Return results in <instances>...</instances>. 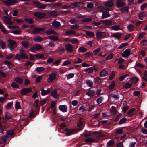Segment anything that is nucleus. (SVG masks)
I'll return each mask as SVG.
<instances>
[{"mask_svg": "<svg viewBox=\"0 0 147 147\" xmlns=\"http://www.w3.org/2000/svg\"><path fill=\"white\" fill-rule=\"evenodd\" d=\"M9 44L7 45V47L11 51L13 50L16 47L17 45L16 44V42L14 40L9 39L8 40Z\"/></svg>", "mask_w": 147, "mask_h": 147, "instance_id": "f257e3e1", "label": "nucleus"}, {"mask_svg": "<svg viewBox=\"0 0 147 147\" xmlns=\"http://www.w3.org/2000/svg\"><path fill=\"white\" fill-rule=\"evenodd\" d=\"M43 47L40 44H36L34 46H32L31 48V51L33 53H36L37 50L42 49Z\"/></svg>", "mask_w": 147, "mask_h": 147, "instance_id": "f03ea898", "label": "nucleus"}, {"mask_svg": "<svg viewBox=\"0 0 147 147\" xmlns=\"http://www.w3.org/2000/svg\"><path fill=\"white\" fill-rule=\"evenodd\" d=\"M33 3L36 7L39 9H45L47 7L46 4H42L38 1H35Z\"/></svg>", "mask_w": 147, "mask_h": 147, "instance_id": "7ed1b4c3", "label": "nucleus"}, {"mask_svg": "<svg viewBox=\"0 0 147 147\" xmlns=\"http://www.w3.org/2000/svg\"><path fill=\"white\" fill-rule=\"evenodd\" d=\"M2 2L8 7L13 5L14 3H18V2L17 0H3Z\"/></svg>", "mask_w": 147, "mask_h": 147, "instance_id": "20e7f679", "label": "nucleus"}, {"mask_svg": "<svg viewBox=\"0 0 147 147\" xmlns=\"http://www.w3.org/2000/svg\"><path fill=\"white\" fill-rule=\"evenodd\" d=\"M57 74L55 72L53 71L50 74L47 79V81L49 83L52 82L56 78V76Z\"/></svg>", "mask_w": 147, "mask_h": 147, "instance_id": "39448f33", "label": "nucleus"}, {"mask_svg": "<svg viewBox=\"0 0 147 147\" xmlns=\"http://www.w3.org/2000/svg\"><path fill=\"white\" fill-rule=\"evenodd\" d=\"M32 91V89L29 88H25L22 89L20 90V93L22 95H26L27 93H30Z\"/></svg>", "mask_w": 147, "mask_h": 147, "instance_id": "423d86ee", "label": "nucleus"}, {"mask_svg": "<svg viewBox=\"0 0 147 147\" xmlns=\"http://www.w3.org/2000/svg\"><path fill=\"white\" fill-rule=\"evenodd\" d=\"M65 49L69 53H71L72 52L73 50V47L70 43H68L65 45Z\"/></svg>", "mask_w": 147, "mask_h": 147, "instance_id": "0eeeda50", "label": "nucleus"}, {"mask_svg": "<svg viewBox=\"0 0 147 147\" xmlns=\"http://www.w3.org/2000/svg\"><path fill=\"white\" fill-rule=\"evenodd\" d=\"M34 16L38 18H42L46 16L45 13H43L41 12H35L34 14Z\"/></svg>", "mask_w": 147, "mask_h": 147, "instance_id": "6e6552de", "label": "nucleus"}, {"mask_svg": "<svg viewBox=\"0 0 147 147\" xmlns=\"http://www.w3.org/2000/svg\"><path fill=\"white\" fill-rule=\"evenodd\" d=\"M105 36V32H103L98 31L96 33V38L97 39L104 38Z\"/></svg>", "mask_w": 147, "mask_h": 147, "instance_id": "1a4fd4ad", "label": "nucleus"}, {"mask_svg": "<svg viewBox=\"0 0 147 147\" xmlns=\"http://www.w3.org/2000/svg\"><path fill=\"white\" fill-rule=\"evenodd\" d=\"M130 54V50L129 49H126L122 54V56L124 58L128 57Z\"/></svg>", "mask_w": 147, "mask_h": 147, "instance_id": "9d476101", "label": "nucleus"}, {"mask_svg": "<svg viewBox=\"0 0 147 147\" xmlns=\"http://www.w3.org/2000/svg\"><path fill=\"white\" fill-rule=\"evenodd\" d=\"M114 1V0H109L108 1L104 3V5L107 7H111L113 5Z\"/></svg>", "mask_w": 147, "mask_h": 147, "instance_id": "9b49d317", "label": "nucleus"}, {"mask_svg": "<svg viewBox=\"0 0 147 147\" xmlns=\"http://www.w3.org/2000/svg\"><path fill=\"white\" fill-rule=\"evenodd\" d=\"M34 30L32 31V33L34 34H36L39 33L40 31H43L44 29L42 28H40L38 27H35L34 28Z\"/></svg>", "mask_w": 147, "mask_h": 147, "instance_id": "f8f14e48", "label": "nucleus"}, {"mask_svg": "<svg viewBox=\"0 0 147 147\" xmlns=\"http://www.w3.org/2000/svg\"><path fill=\"white\" fill-rule=\"evenodd\" d=\"M20 56L21 58L24 59H28V57L25 53L24 52V51L22 49L20 50Z\"/></svg>", "mask_w": 147, "mask_h": 147, "instance_id": "ddd939ff", "label": "nucleus"}, {"mask_svg": "<svg viewBox=\"0 0 147 147\" xmlns=\"http://www.w3.org/2000/svg\"><path fill=\"white\" fill-rule=\"evenodd\" d=\"M59 109L63 112H65L67 111V107L65 105H62L59 106Z\"/></svg>", "mask_w": 147, "mask_h": 147, "instance_id": "4468645a", "label": "nucleus"}, {"mask_svg": "<svg viewBox=\"0 0 147 147\" xmlns=\"http://www.w3.org/2000/svg\"><path fill=\"white\" fill-rule=\"evenodd\" d=\"M51 90L49 88L47 90H45L42 88L41 90V94L43 96L47 95L50 92Z\"/></svg>", "mask_w": 147, "mask_h": 147, "instance_id": "2eb2a0df", "label": "nucleus"}, {"mask_svg": "<svg viewBox=\"0 0 147 147\" xmlns=\"http://www.w3.org/2000/svg\"><path fill=\"white\" fill-rule=\"evenodd\" d=\"M48 15L51 17H56L58 15V13L56 10H53L51 11L48 13Z\"/></svg>", "mask_w": 147, "mask_h": 147, "instance_id": "dca6fc26", "label": "nucleus"}, {"mask_svg": "<svg viewBox=\"0 0 147 147\" xmlns=\"http://www.w3.org/2000/svg\"><path fill=\"white\" fill-rule=\"evenodd\" d=\"M95 93V91L93 90H89L86 93V95L90 97L94 96Z\"/></svg>", "mask_w": 147, "mask_h": 147, "instance_id": "f3484780", "label": "nucleus"}, {"mask_svg": "<svg viewBox=\"0 0 147 147\" xmlns=\"http://www.w3.org/2000/svg\"><path fill=\"white\" fill-rule=\"evenodd\" d=\"M51 95L53 96L55 99H57L59 97L56 89H54L51 91Z\"/></svg>", "mask_w": 147, "mask_h": 147, "instance_id": "a211bd4d", "label": "nucleus"}, {"mask_svg": "<svg viewBox=\"0 0 147 147\" xmlns=\"http://www.w3.org/2000/svg\"><path fill=\"white\" fill-rule=\"evenodd\" d=\"M52 24L53 26L55 28H58L61 26L60 22L56 20L53 21Z\"/></svg>", "mask_w": 147, "mask_h": 147, "instance_id": "6ab92c4d", "label": "nucleus"}, {"mask_svg": "<svg viewBox=\"0 0 147 147\" xmlns=\"http://www.w3.org/2000/svg\"><path fill=\"white\" fill-rule=\"evenodd\" d=\"M15 80L20 84H21L23 83V79L18 76L17 77L15 78Z\"/></svg>", "mask_w": 147, "mask_h": 147, "instance_id": "aec40b11", "label": "nucleus"}, {"mask_svg": "<svg viewBox=\"0 0 147 147\" xmlns=\"http://www.w3.org/2000/svg\"><path fill=\"white\" fill-rule=\"evenodd\" d=\"M116 4L118 7H120L124 6L125 4V3L122 1H118V0H117Z\"/></svg>", "mask_w": 147, "mask_h": 147, "instance_id": "412c9836", "label": "nucleus"}, {"mask_svg": "<svg viewBox=\"0 0 147 147\" xmlns=\"http://www.w3.org/2000/svg\"><path fill=\"white\" fill-rule=\"evenodd\" d=\"M129 7L128 6H126L123 7L120 10V11L122 13H124L126 12L127 13L129 10Z\"/></svg>", "mask_w": 147, "mask_h": 147, "instance_id": "4be33fe9", "label": "nucleus"}, {"mask_svg": "<svg viewBox=\"0 0 147 147\" xmlns=\"http://www.w3.org/2000/svg\"><path fill=\"white\" fill-rule=\"evenodd\" d=\"M101 22L105 24L107 26L111 25L112 24V22L110 20H102Z\"/></svg>", "mask_w": 147, "mask_h": 147, "instance_id": "5701e85b", "label": "nucleus"}, {"mask_svg": "<svg viewBox=\"0 0 147 147\" xmlns=\"http://www.w3.org/2000/svg\"><path fill=\"white\" fill-rule=\"evenodd\" d=\"M65 131L66 132V135L67 136H69L74 131L72 129H69L68 128H66L65 129Z\"/></svg>", "mask_w": 147, "mask_h": 147, "instance_id": "b1692460", "label": "nucleus"}, {"mask_svg": "<svg viewBox=\"0 0 147 147\" xmlns=\"http://www.w3.org/2000/svg\"><path fill=\"white\" fill-rule=\"evenodd\" d=\"M98 8L103 13L107 12L109 10L108 8L103 6H100Z\"/></svg>", "mask_w": 147, "mask_h": 147, "instance_id": "393cba45", "label": "nucleus"}, {"mask_svg": "<svg viewBox=\"0 0 147 147\" xmlns=\"http://www.w3.org/2000/svg\"><path fill=\"white\" fill-rule=\"evenodd\" d=\"M56 33L55 31L51 29L47 30L45 32V33L48 35H50L54 34H55Z\"/></svg>", "mask_w": 147, "mask_h": 147, "instance_id": "a878e982", "label": "nucleus"}, {"mask_svg": "<svg viewBox=\"0 0 147 147\" xmlns=\"http://www.w3.org/2000/svg\"><path fill=\"white\" fill-rule=\"evenodd\" d=\"M49 39L53 41H58L59 40V38L56 36H49Z\"/></svg>", "mask_w": 147, "mask_h": 147, "instance_id": "bb28decb", "label": "nucleus"}, {"mask_svg": "<svg viewBox=\"0 0 147 147\" xmlns=\"http://www.w3.org/2000/svg\"><path fill=\"white\" fill-rule=\"evenodd\" d=\"M108 75V72L105 70H102L100 74V76L102 77H105Z\"/></svg>", "mask_w": 147, "mask_h": 147, "instance_id": "cd10ccee", "label": "nucleus"}, {"mask_svg": "<svg viewBox=\"0 0 147 147\" xmlns=\"http://www.w3.org/2000/svg\"><path fill=\"white\" fill-rule=\"evenodd\" d=\"M84 71L87 73L91 74L93 71V68L92 67H90L85 69Z\"/></svg>", "mask_w": 147, "mask_h": 147, "instance_id": "c85d7f7f", "label": "nucleus"}, {"mask_svg": "<svg viewBox=\"0 0 147 147\" xmlns=\"http://www.w3.org/2000/svg\"><path fill=\"white\" fill-rule=\"evenodd\" d=\"M122 34L121 33H115L113 34H112V36L115 38H117L118 39H120L121 36Z\"/></svg>", "mask_w": 147, "mask_h": 147, "instance_id": "c756f323", "label": "nucleus"}, {"mask_svg": "<svg viewBox=\"0 0 147 147\" xmlns=\"http://www.w3.org/2000/svg\"><path fill=\"white\" fill-rule=\"evenodd\" d=\"M87 50V49L83 47H80L78 49V52L79 53H84L86 52Z\"/></svg>", "mask_w": 147, "mask_h": 147, "instance_id": "7c9ffc66", "label": "nucleus"}, {"mask_svg": "<svg viewBox=\"0 0 147 147\" xmlns=\"http://www.w3.org/2000/svg\"><path fill=\"white\" fill-rule=\"evenodd\" d=\"M127 119L125 117H123L120 119L119 122V125H121L125 123L127 121Z\"/></svg>", "mask_w": 147, "mask_h": 147, "instance_id": "2f4dec72", "label": "nucleus"}, {"mask_svg": "<svg viewBox=\"0 0 147 147\" xmlns=\"http://www.w3.org/2000/svg\"><path fill=\"white\" fill-rule=\"evenodd\" d=\"M114 140L113 139H111L107 143V146L108 147L112 146L114 144Z\"/></svg>", "mask_w": 147, "mask_h": 147, "instance_id": "473e14b6", "label": "nucleus"}, {"mask_svg": "<svg viewBox=\"0 0 147 147\" xmlns=\"http://www.w3.org/2000/svg\"><path fill=\"white\" fill-rule=\"evenodd\" d=\"M42 40V38L40 36H36L34 38V40L37 42H40Z\"/></svg>", "mask_w": 147, "mask_h": 147, "instance_id": "72a5a7b5", "label": "nucleus"}, {"mask_svg": "<svg viewBox=\"0 0 147 147\" xmlns=\"http://www.w3.org/2000/svg\"><path fill=\"white\" fill-rule=\"evenodd\" d=\"M110 14L107 12H103L101 17L102 19H104L110 16Z\"/></svg>", "mask_w": 147, "mask_h": 147, "instance_id": "f704fd0d", "label": "nucleus"}, {"mask_svg": "<svg viewBox=\"0 0 147 147\" xmlns=\"http://www.w3.org/2000/svg\"><path fill=\"white\" fill-rule=\"evenodd\" d=\"M147 16V13L144 12H141L139 14V19L142 20V18L143 17L146 16Z\"/></svg>", "mask_w": 147, "mask_h": 147, "instance_id": "c9c22d12", "label": "nucleus"}, {"mask_svg": "<svg viewBox=\"0 0 147 147\" xmlns=\"http://www.w3.org/2000/svg\"><path fill=\"white\" fill-rule=\"evenodd\" d=\"M132 84L131 83H127L123 86V87L126 89L129 88L131 87Z\"/></svg>", "mask_w": 147, "mask_h": 147, "instance_id": "e433bc0d", "label": "nucleus"}, {"mask_svg": "<svg viewBox=\"0 0 147 147\" xmlns=\"http://www.w3.org/2000/svg\"><path fill=\"white\" fill-rule=\"evenodd\" d=\"M127 28L128 30L130 32H131L134 30V26L132 24H129L127 26Z\"/></svg>", "mask_w": 147, "mask_h": 147, "instance_id": "4c0bfd02", "label": "nucleus"}, {"mask_svg": "<svg viewBox=\"0 0 147 147\" xmlns=\"http://www.w3.org/2000/svg\"><path fill=\"white\" fill-rule=\"evenodd\" d=\"M115 82L114 81H112L109 86V88L110 90H112L114 88L115 85Z\"/></svg>", "mask_w": 147, "mask_h": 147, "instance_id": "58836bf2", "label": "nucleus"}, {"mask_svg": "<svg viewBox=\"0 0 147 147\" xmlns=\"http://www.w3.org/2000/svg\"><path fill=\"white\" fill-rule=\"evenodd\" d=\"M86 34L87 36H89L94 37V34L92 32L87 31L86 32Z\"/></svg>", "mask_w": 147, "mask_h": 147, "instance_id": "ea45409f", "label": "nucleus"}, {"mask_svg": "<svg viewBox=\"0 0 147 147\" xmlns=\"http://www.w3.org/2000/svg\"><path fill=\"white\" fill-rule=\"evenodd\" d=\"M86 83L88 86L89 87H91L93 85V82L90 80H86Z\"/></svg>", "mask_w": 147, "mask_h": 147, "instance_id": "a19ab883", "label": "nucleus"}, {"mask_svg": "<svg viewBox=\"0 0 147 147\" xmlns=\"http://www.w3.org/2000/svg\"><path fill=\"white\" fill-rule=\"evenodd\" d=\"M65 33L67 35H70L71 34H76V32L74 30H68L65 32Z\"/></svg>", "mask_w": 147, "mask_h": 147, "instance_id": "79ce46f5", "label": "nucleus"}, {"mask_svg": "<svg viewBox=\"0 0 147 147\" xmlns=\"http://www.w3.org/2000/svg\"><path fill=\"white\" fill-rule=\"evenodd\" d=\"M24 20L29 24H33L34 22V20L32 18H25Z\"/></svg>", "mask_w": 147, "mask_h": 147, "instance_id": "37998d69", "label": "nucleus"}, {"mask_svg": "<svg viewBox=\"0 0 147 147\" xmlns=\"http://www.w3.org/2000/svg\"><path fill=\"white\" fill-rule=\"evenodd\" d=\"M22 45L26 49L28 48L29 44L28 42L26 41H23L22 43Z\"/></svg>", "mask_w": 147, "mask_h": 147, "instance_id": "c03bdc74", "label": "nucleus"}, {"mask_svg": "<svg viewBox=\"0 0 147 147\" xmlns=\"http://www.w3.org/2000/svg\"><path fill=\"white\" fill-rule=\"evenodd\" d=\"M95 140L92 138H88L84 140V142H94Z\"/></svg>", "mask_w": 147, "mask_h": 147, "instance_id": "a18cd8bd", "label": "nucleus"}, {"mask_svg": "<svg viewBox=\"0 0 147 147\" xmlns=\"http://www.w3.org/2000/svg\"><path fill=\"white\" fill-rule=\"evenodd\" d=\"M0 44L1 46V48L3 49L6 48V44L5 42L3 40L0 41Z\"/></svg>", "mask_w": 147, "mask_h": 147, "instance_id": "49530a36", "label": "nucleus"}, {"mask_svg": "<svg viewBox=\"0 0 147 147\" xmlns=\"http://www.w3.org/2000/svg\"><path fill=\"white\" fill-rule=\"evenodd\" d=\"M120 26L118 25H114L112 26L111 28L114 30H117L120 29Z\"/></svg>", "mask_w": 147, "mask_h": 147, "instance_id": "de8ad7c7", "label": "nucleus"}, {"mask_svg": "<svg viewBox=\"0 0 147 147\" xmlns=\"http://www.w3.org/2000/svg\"><path fill=\"white\" fill-rule=\"evenodd\" d=\"M115 76V72L114 71H112L110 74L109 77L110 80H111L114 78Z\"/></svg>", "mask_w": 147, "mask_h": 147, "instance_id": "09e8293b", "label": "nucleus"}, {"mask_svg": "<svg viewBox=\"0 0 147 147\" xmlns=\"http://www.w3.org/2000/svg\"><path fill=\"white\" fill-rule=\"evenodd\" d=\"M9 138V136L7 135H5L1 138V140L3 143L6 142L7 140Z\"/></svg>", "mask_w": 147, "mask_h": 147, "instance_id": "8fccbe9b", "label": "nucleus"}, {"mask_svg": "<svg viewBox=\"0 0 147 147\" xmlns=\"http://www.w3.org/2000/svg\"><path fill=\"white\" fill-rule=\"evenodd\" d=\"M138 80V78L136 77H132L131 79L132 82L135 84H136Z\"/></svg>", "mask_w": 147, "mask_h": 147, "instance_id": "3c124183", "label": "nucleus"}, {"mask_svg": "<svg viewBox=\"0 0 147 147\" xmlns=\"http://www.w3.org/2000/svg\"><path fill=\"white\" fill-rule=\"evenodd\" d=\"M35 57L38 59H42L43 58L44 55L43 54H40L38 53L35 55Z\"/></svg>", "mask_w": 147, "mask_h": 147, "instance_id": "603ef678", "label": "nucleus"}, {"mask_svg": "<svg viewBox=\"0 0 147 147\" xmlns=\"http://www.w3.org/2000/svg\"><path fill=\"white\" fill-rule=\"evenodd\" d=\"M0 29L3 32L6 33L7 31L5 30L4 27L3 25L0 22Z\"/></svg>", "mask_w": 147, "mask_h": 147, "instance_id": "864d4df0", "label": "nucleus"}, {"mask_svg": "<svg viewBox=\"0 0 147 147\" xmlns=\"http://www.w3.org/2000/svg\"><path fill=\"white\" fill-rule=\"evenodd\" d=\"M11 86L14 88H19V85L15 82H13L11 84Z\"/></svg>", "mask_w": 147, "mask_h": 147, "instance_id": "5fc2aeb1", "label": "nucleus"}, {"mask_svg": "<svg viewBox=\"0 0 147 147\" xmlns=\"http://www.w3.org/2000/svg\"><path fill=\"white\" fill-rule=\"evenodd\" d=\"M101 50L100 48H98L97 49L94 50L93 51L94 54L96 55L98 53L100 52Z\"/></svg>", "mask_w": 147, "mask_h": 147, "instance_id": "6e6d98bb", "label": "nucleus"}, {"mask_svg": "<svg viewBox=\"0 0 147 147\" xmlns=\"http://www.w3.org/2000/svg\"><path fill=\"white\" fill-rule=\"evenodd\" d=\"M61 62V60L59 59L53 62V64L54 65H58L60 64Z\"/></svg>", "mask_w": 147, "mask_h": 147, "instance_id": "4d7b16f0", "label": "nucleus"}, {"mask_svg": "<svg viewBox=\"0 0 147 147\" xmlns=\"http://www.w3.org/2000/svg\"><path fill=\"white\" fill-rule=\"evenodd\" d=\"M111 96L113 98H114L116 100L118 99L119 98V94H111Z\"/></svg>", "mask_w": 147, "mask_h": 147, "instance_id": "13d9d810", "label": "nucleus"}, {"mask_svg": "<svg viewBox=\"0 0 147 147\" xmlns=\"http://www.w3.org/2000/svg\"><path fill=\"white\" fill-rule=\"evenodd\" d=\"M146 7H147V3H143L141 6V10L142 11H143Z\"/></svg>", "mask_w": 147, "mask_h": 147, "instance_id": "bf43d9fd", "label": "nucleus"}, {"mask_svg": "<svg viewBox=\"0 0 147 147\" xmlns=\"http://www.w3.org/2000/svg\"><path fill=\"white\" fill-rule=\"evenodd\" d=\"M5 117L8 120L10 119H11V118H12V117H11V115L8 112H7L6 113V115H5Z\"/></svg>", "mask_w": 147, "mask_h": 147, "instance_id": "052dcab7", "label": "nucleus"}, {"mask_svg": "<svg viewBox=\"0 0 147 147\" xmlns=\"http://www.w3.org/2000/svg\"><path fill=\"white\" fill-rule=\"evenodd\" d=\"M65 51V49L64 48H61L60 49L57 51V53H58L59 55H61L64 53Z\"/></svg>", "mask_w": 147, "mask_h": 147, "instance_id": "680f3d73", "label": "nucleus"}, {"mask_svg": "<svg viewBox=\"0 0 147 147\" xmlns=\"http://www.w3.org/2000/svg\"><path fill=\"white\" fill-rule=\"evenodd\" d=\"M103 100V98L102 97H99L98 98H97L96 100L97 103L98 104L101 103L102 102V101Z\"/></svg>", "mask_w": 147, "mask_h": 147, "instance_id": "e2e57ef3", "label": "nucleus"}, {"mask_svg": "<svg viewBox=\"0 0 147 147\" xmlns=\"http://www.w3.org/2000/svg\"><path fill=\"white\" fill-rule=\"evenodd\" d=\"M123 131L122 129L117 128L116 129V132L117 134H121L122 133Z\"/></svg>", "mask_w": 147, "mask_h": 147, "instance_id": "0e129e2a", "label": "nucleus"}, {"mask_svg": "<svg viewBox=\"0 0 147 147\" xmlns=\"http://www.w3.org/2000/svg\"><path fill=\"white\" fill-rule=\"evenodd\" d=\"M94 7V4L92 3H88L87 4V7L88 8L92 9Z\"/></svg>", "mask_w": 147, "mask_h": 147, "instance_id": "69168bd1", "label": "nucleus"}, {"mask_svg": "<svg viewBox=\"0 0 147 147\" xmlns=\"http://www.w3.org/2000/svg\"><path fill=\"white\" fill-rule=\"evenodd\" d=\"M36 70L38 72H41L44 71L45 69L42 67H38L36 68Z\"/></svg>", "mask_w": 147, "mask_h": 147, "instance_id": "338daca9", "label": "nucleus"}, {"mask_svg": "<svg viewBox=\"0 0 147 147\" xmlns=\"http://www.w3.org/2000/svg\"><path fill=\"white\" fill-rule=\"evenodd\" d=\"M71 42L74 44H76L78 42V40L77 39L74 38L71 40Z\"/></svg>", "mask_w": 147, "mask_h": 147, "instance_id": "774afa93", "label": "nucleus"}]
</instances>
